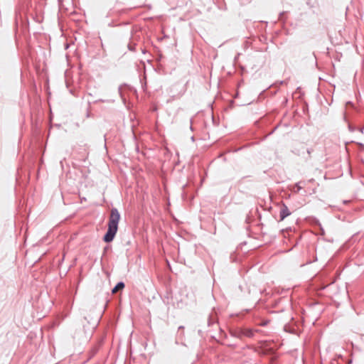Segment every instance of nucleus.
<instances>
[{
  "mask_svg": "<svg viewBox=\"0 0 364 364\" xmlns=\"http://www.w3.org/2000/svg\"><path fill=\"white\" fill-rule=\"evenodd\" d=\"M120 219V214L117 208H112L110 212V216L108 223V230L104 236V240L106 242H110L113 240L118 229V223Z\"/></svg>",
  "mask_w": 364,
  "mask_h": 364,
  "instance_id": "obj_1",
  "label": "nucleus"
},
{
  "mask_svg": "<svg viewBox=\"0 0 364 364\" xmlns=\"http://www.w3.org/2000/svg\"><path fill=\"white\" fill-rule=\"evenodd\" d=\"M290 215L291 212L289 211L288 207L284 203H283L281 206L279 211L280 220H283L284 218H286L287 216Z\"/></svg>",
  "mask_w": 364,
  "mask_h": 364,
  "instance_id": "obj_2",
  "label": "nucleus"
},
{
  "mask_svg": "<svg viewBox=\"0 0 364 364\" xmlns=\"http://www.w3.org/2000/svg\"><path fill=\"white\" fill-rule=\"evenodd\" d=\"M124 287V284L122 282L117 283V284L113 288L112 293H117L119 290L122 289Z\"/></svg>",
  "mask_w": 364,
  "mask_h": 364,
  "instance_id": "obj_3",
  "label": "nucleus"
},
{
  "mask_svg": "<svg viewBox=\"0 0 364 364\" xmlns=\"http://www.w3.org/2000/svg\"><path fill=\"white\" fill-rule=\"evenodd\" d=\"M240 334L247 337H252L254 333L251 329H245L241 331Z\"/></svg>",
  "mask_w": 364,
  "mask_h": 364,
  "instance_id": "obj_4",
  "label": "nucleus"
},
{
  "mask_svg": "<svg viewBox=\"0 0 364 364\" xmlns=\"http://www.w3.org/2000/svg\"><path fill=\"white\" fill-rule=\"evenodd\" d=\"M295 188H296V190H294V191L296 193H298L302 188V186L300 185V183L296 184Z\"/></svg>",
  "mask_w": 364,
  "mask_h": 364,
  "instance_id": "obj_5",
  "label": "nucleus"
}]
</instances>
